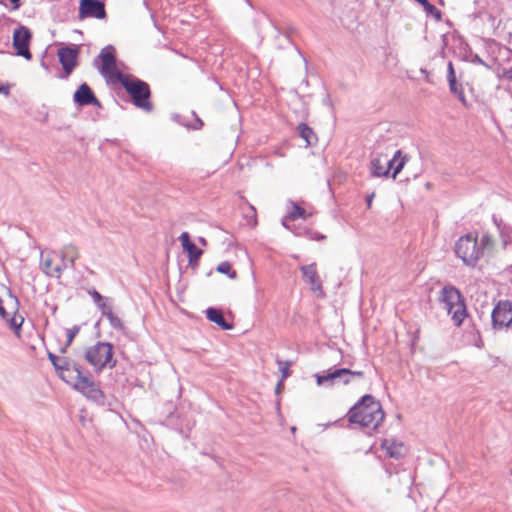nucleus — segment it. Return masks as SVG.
Returning a JSON list of instances; mask_svg holds the SVG:
<instances>
[{"mask_svg":"<svg viewBox=\"0 0 512 512\" xmlns=\"http://www.w3.org/2000/svg\"><path fill=\"white\" fill-rule=\"evenodd\" d=\"M47 357L53 365L57 376L73 389L83 394L88 400L98 405L105 404V394L94 380L92 373L69 357H60L52 352Z\"/></svg>","mask_w":512,"mask_h":512,"instance_id":"f257e3e1","label":"nucleus"},{"mask_svg":"<svg viewBox=\"0 0 512 512\" xmlns=\"http://www.w3.org/2000/svg\"><path fill=\"white\" fill-rule=\"evenodd\" d=\"M346 416L350 424L359 425L371 435L383 422L385 413L374 396L365 394L349 409Z\"/></svg>","mask_w":512,"mask_h":512,"instance_id":"f03ea898","label":"nucleus"},{"mask_svg":"<svg viewBox=\"0 0 512 512\" xmlns=\"http://www.w3.org/2000/svg\"><path fill=\"white\" fill-rule=\"evenodd\" d=\"M117 84H121L125 89L135 107L145 112L153 111L154 106L151 102L152 93L147 82L132 75L125 74L117 81Z\"/></svg>","mask_w":512,"mask_h":512,"instance_id":"7ed1b4c3","label":"nucleus"},{"mask_svg":"<svg viewBox=\"0 0 512 512\" xmlns=\"http://www.w3.org/2000/svg\"><path fill=\"white\" fill-rule=\"evenodd\" d=\"M439 301L444 304L447 313L455 326L459 327L467 317L465 298L458 288L453 285H445L439 295Z\"/></svg>","mask_w":512,"mask_h":512,"instance_id":"20e7f679","label":"nucleus"},{"mask_svg":"<svg viewBox=\"0 0 512 512\" xmlns=\"http://www.w3.org/2000/svg\"><path fill=\"white\" fill-rule=\"evenodd\" d=\"M113 354V345L110 342L99 341L86 348L84 358L96 373H100L106 367L112 369L116 366L117 360L113 358Z\"/></svg>","mask_w":512,"mask_h":512,"instance_id":"39448f33","label":"nucleus"},{"mask_svg":"<svg viewBox=\"0 0 512 512\" xmlns=\"http://www.w3.org/2000/svg\"><path fill=\"white\" fill-rule=\"evenodd\" d=\"M94 64L97 65L99 73L106 80L107 84L115 85L125 75L117 68L116 50L112 45H107L101 49L99 55L94 60Z\"/></svg>","mask_w":512,"mask_h":512,"instance_id":"423d86ee","label":"nucleus"},{"mask_svg":"<svg viewBox=\"0 0 512 512\" xmlns=\"http://www.w3.org/2000/svg\"><path fill=\"white\" fill-rule=\"evenodd\" d=\"M454 252L462 262L474 268L483 257L482 248L479 246L477 234L467 233L461 236L455 243Z\"/></svg>","mask_w":512,"mask_h":512,"instance_id":"0eeeda50","label":"nucleus"},{"mask_svg":"<svg viewBox=\"0 0 512 512\" xmlns=\"http://www.w3.org/2000/svg\"><path fill=\"white\" fill-rule=\"evenodd\" d=\"M365 376L363 371H353L349 368H330L321 374L315 375L316 383L319 386L326 385L332 387L335 384L348 385L355 379H363Z\"/></svg>","mask_w":512,"mask_h":512,"instance_id":"6e6552de","label":"nucleus"},{"mask_svg":"<svg viewBox=\"0 0 512 512\" xmlns=\"http://www.w3.org/2000/svg\"><path fill=\"white\" fill-rule=\"evenodd\" d=\"M492 328L495 331L508 329L512 324V301L500 300L491 312Z\"/></svg>","mask_w":512,"mask_h":512,"instance_id":"1a4fd4ad","label":"nucleus"},{"mask_svg":"<svg viewBox=\"0 0 512 512\" xmlns=\"http://www.w3.org/2000/svg\"><path fill=\"white\" fill-rule=\"evenodd\" d=\"M32 33L30 29L24 25H19L13 32L12 45L16 56H21L30 61L32 53L30 51V43Z\"/></svg>","mask_w":512,"mask_h":512,"instance_id":"9d476101","label":"nucleus"},{"mask_svg":"<svg viewBox=\"0 0 512 512\" xmlns=\"http://www.w3.org/2000/svg\"><path fill=\"white\" fill-rule=\"evenodd\" d=\"M59 62L62 66L63 73L58 75L59 79L66 80L78 66V47L65 46L57 51Z\"/></svg>","mask_w":512,"mask_h":512,"instance_id":"9b49d317","label":"nucleus"},{"mask_svg":"<svg viewBox=\"0 0 512 512\" xmlns=\"http://www.w3.org/2000/svg\"><path fill=\"white\" fill-rule=\"evenodd\" d=\"M107 16L104 2L100 0H80L78 18L105 19Z\"/></svg>","mask_w":512,"mask_h":512,"instance_id":"f8f14e48","label":"nucleus"},{"mask_svg":"<svg viewBox=\"0 0 512 512\" xmlns=\"http://www.w3.org/2000/svg\"><path fill=\"white\" fill-rule=\"evenodd\" d=\"M73 101L79 107L92 105L97 108H102L101 102L95 96L93 90L87 83L80 84L74 92Z\"/></svg>","mask_w":512,"mask_h":512,"instance_id":"ddd939ff","label":"nucleus"},{"mask_svg":"<svg viewBox=\"0 0 512 512\" xmlns=\"http://www.w3.org/2000/svg\"><path fill=\"white\" fill-rule=\"evenodd\" d=\"M179 240L181 241L182 248L188 254V262L192 268L198 265V261L203 254V251L199 249L190 239V234L186 231L182 232Z\"/></svg>","mask_w":512,"mask_h":512,"instance_id":"4468645a","label":"nucleus"},{"mask_svg":"<svg viewBox=\"0 0 512 512\" xmlns=\"http://www.w3.org/2000/svg\"><path fill=\"white\" fill-rule=\"evenodd\" d=\"M303 279L308 283L313 291H319L322 293V283L319 278L316 264L311 263L309 265L301 266Z\"/></svg>","mask_w":512,"mask_h":512,"instance_id":"2eb2a0df","label":"nucleus"},{"mask_svg":"<svg viewBox=\"0 0 512 512\" xmlns=\"http://www.w3.org/2000/svg\"><path fill=\"white\" fill-rule=\"evenodd\" d=\"M408 156L403 154L401 150H397L393 157L386 162V169H389V177L396 179L397 175L402 171Z\"/></svg>","mask_w":512,"mask_h":512,"instance_id":"dca6fc26","label":"nucleus"},{"mask_svg":"<svg viewBox=\"0 0 512 512\" xmlns=\"http://www.w3.org/2000/svg\"><path fill=\"white\" fill-rule=\"evenodd\" d=\"M206 318L219 326L222 330H231L233 328V324L229 323L223 314V311L219 308L209 307L205 311Z\"/></svg>","mask_w":512,"mask_h":512,"instance_id":"f3484780","label":"nucleus"},{"mask_svg":"<svg viewBox=\"0 0 512 512\" xmlns=\"http://www.w3.org/2000/svg\"><path fill=\"white\" fill-rule=\"evenodd\" d=\"M381 447L386 451V454L390 458L398 460L404 456V445L401 442L385 439L383 440Z\"/></svg>","mask_w":512,"mask_h":512,"instance_id":"a211bd4d","label":"nucleus"},{"mask_svg":"<svg viewBox=\"0 0 512 512\" xmlns=\"http://www.w3.org/2000/svg\"><path fill=\"white\" fill-rule=\"evenodd\" d=\"M291 205L292 210L282 219V225L287 229H290L288 224L290 221H295L297 218H302L305 220L308 217V214L303 207L299 206L293 201H291Z\"/></svg>","mask_w":512,"mask_h":512,"instance_id":"6ab92c4d","label":"nucleus"},{"mask_svg":"<svg viewBox=\"0 0 512 512\" xmlns=\"http://www.w3.org/2000/svg\"><path fill=\"white\" fill-rule=\"evenodd\" d=\"M297 132L298 135L306 142V146H314L318 141L317 135L313 129L304 122H301L297 126Z\"/></svg>","mask_w":512,"mask_h":512,"instance_id":"aec40b11","label":"nucleus"},{"mask_svg":"<svg viewBox=\"0 0 512 512\" xmlns=\"http://www.w3.org/2000/svg\"><path fill=\"white\" fill-rule=\"evenodd\" d=\"M369 170L372 177H389V169H386V165L382 163L380 156L370 161Z\"/></svg>","mask_w":512,"mask_h":512,"instance_id":"412c9836","label":"nucleus"},{"mask_svg":"<svg viewBox=\"0 0 512 512\" xmlns=\"http://www.w3.org/2000/svg\"><path fill=\"white\" fill-rule=\"evenodd\" d=\"M60 257L63 261H68L69 266L73 268L79 258L78 248L73 244H67L61 249Z\"/></svg>","mask_w":512,"mask_h":512,"instance_id":"4be33fe9","label":"nucleus"},{"mask_svg":"<svg viewBox=\"0 0 512 512\" xmlns=\"http://www.w3.org/2000/svg\"><path fill=\"white\" fill-rule=\"evenodd\" d=\"M450 92L457 97V99L465 106L468 107V103L466 97L464 95V90L462 84H459L457 80L452 82H448Z\"/></svg>","mask_w":512,"mask_h":512,"instance_id":"5701e85b","label":"nucleus"},{"mask_svg":"<svg viewBox=\"0 0 512 512\" xmlns=\"http://www.w3.org/2000/svg\"><path fill=\"white\" fill-rule=\"evenodd\" d=\"M293 233L296 236H304L310 240H316V241H320V240H323L326 238L325 235H323L317 231H314L312 229H308V228L293 230Z\"/></svg>","mask_w":512,"mask_h":512,"instance_id":"b1692460","label":"nucleus"},{"mask_svg":"<svg viewBox=\"0 0 512 512\" xmlns=\"http://www.w3.org/2000/svg\"><path fill=\"white\" fill-rule=\"evenodd\" d=\"M216 271L221 274L227 275L230 279H233V280L237 279V277H238L237 271L232 268L231 263L228 261H223V262L219 263L216 267Z\"/></svg>","mask_w":512,"mask_h":512,"instance_id":"393cba45","label":"nucleus"},{"mask_svg":"<svg viewBox=\"0 0 512 512\" xmlns=\"http://www.w3.org/2000/svg\"><path fill=\"white\" fill-rule=\"evenodd\" d=\"M424 11L434 17L437 21H440L442 18V13L439 9H437L433 4H431L428 0H425L420 4Z\"/></svg>","mask_w":512,"mask_h":512,"instance_id":"a878e982","label":"nucleus"},{"mask_svg":"<svg viewBox=\"0 0 512 512\" xmlns=\"http://www.w3.org/2000/svg\"><path fill=\"white\" fill-rule=\"evenodd\" d=\"M107 320L109 321V324L111 325V327L114 328L115 330L121 331L122 333L126 332V327H125L124 323L114 313H109Z\"/></svg>","mask_w":512,"mask_h":512,"instance_id":"bb28decb","label":"nucleus"},{"mask_svg":"<svg viewBox=\"0 0 512 512\" xmlns=\"http://www.w3.org/2000/svg\"><path fill=\"white\" fill-rule=\"evenodd\" d=\"M113 301L111 298H105L103 302L97 305V307L100 309L102 316L108 317L109 313H113Z\"/></svg>","mask_w":512,"mask_h":512,"instance_id":"cd10ccee","label":"nucleus"},{"mask_svg":"<svg viewBox=\"0 0 512 512\" xmlns=\"http://www.w3.org/2000/svg\"><path fill=\"white\" fill-rule=\"evenodd\" d=\"M493 220H494V223L496 224L499 232H500V235H501V238H502V242H503V246L506 247L508 245V243L510 242V236L508 234V232L505 231L506 227H502V220H498L495 216H493Z\"/></svg>","mask_w":512,"mask_h":512,"instance_id":"c85d7f7f","label":"nucleus"},{"mask_svg":"<svg viewBox=\"0 0 512 512\" xmlns=\"http://www.w3.org/2000/svg\"><path fill=\"white\" fill-rule=\"evenodd\" d=\"M41 265H42V270L46 275H48L50 277H53L55 275L54 270H53V268L55 266L53 265V259L51 257H49V256L45 257L42 260Z\"/></svg>","mask_w":512,"mask_h":512,"instance_id":"c756f323","label":"nucleus"},{"mask_svg":"<svg viewBox=\"0 0 512 512\" xmlns=\"http://www.w3.org/2000/svg\"><path fill=\"white\" fill-rule=\"evenodd\" d=\"M277 364L279 367V370L282 373V379H286L290 375L289 367L293 364L292 361L289 360H281L277 359Z\"/></svg>","mask_w":512,"mask_h":512,"instance_id":"7c9ffc66","label":"nucleus"},{"mask_svg":"<svg viewBox=\"0 0 512 512\" xmlns=\"http://www.w3.org/2000/svg\"><path fill=\"white\" fill-rule=\"evenodd\" d=\"M80 326L74 325L71 328L66 329V346H70L74 340V338L77 336V334L80 332Z\"/></svg>","mask_w":512,"mask_h":512,"instance_id":"2f4dec72","label":"nucleus"},{"mask_svg":"<svg viewBox=\"0 0 512 512\" xmlns=\"http://www.w3.org/2000/svg\"><path fill=\"white\" fill-rule=\"evenodd\" d=\"M23 322H24V318L22 316H19V318L13 317L10 320V327L13 329L14 333L17 336L20 335V331H21Z\"/></svg>","mask_w":512,"mask_h":512,"instance_id":"473e14b6","label":"nucleus"},{"mask_svg":"<svg viewBox=\"0 0 512 512\" xmlns=\"http://www.w3.org/2000/svg\"><path fill=\"white\" fill-rule=\"evenodd\" d=\"M479 246L482 248V256L484 255V250L486 248H489L493 245V239L492 236L489 234H483L480 242L478 241Z\"/></svg>","mask_w":512,"mask_h":512,"instance_id":"72a5a7b5","label":"nucleus"},{"mask_svg":"<svg viewBox=\"0 0 512 512\" xmlns=\"http://www.w3.org/2000/svg\"><path fill=\"white\" fill-rule=\"evenodd\" d=\"M69 262L61 259V264L55 265L53 268L55 275L53 277L59 278L62 272L68 267Z\"/></svg>","mask_w":512,"mask_h":512,"instance_id":"f704fd0d","label":"nucleus"},{"mask_svg":"<svg viewBox=\"0 0 512 512\" xmlns=\"http://www.w3.org/2000/svg\"><path fill=\"white\" fill-rule=\"evenodd\" d=\"M88 294L91 296V298L93 299L94 303L96 305L100 304L101 302H103L105 300V297H103L96 289L92 288L91 290L88 291Z\"/></svg>","mask_w":512,"mask_h":512,"instance_id":"c9c22d12","label":"nucleus"},{"mask_svg":"<svg viewBox=\"0 0 512 512\" xmlns=\"http://www.w3.org/2000/svg\"><path fill=\"white\" fill-rule=\"evenodd\" d=\"M447 80H448V82H452V84L454 83L455 80H457L456 75H455L454 66L451 61L448 62V65H447Z\"/></svg>","mask_w":512,"mask_h":512,"instance_id":"e433bc0d","label":"nucleus"},{"mask_svg":"<svg viewBox=\"0 0 512 512\" xmlns=\"http://www.w3.org/2000/svg\"><path fill=\"white\" fill-rule=\"evenodd\" d=\"M193 114L196 115L195 112H193ZM195 117H196L195 118V123L192 126H190V127L192 129H194V130H199L203 126V121L199 117H197V116H195Z\"/></svg>","mask_w":512,"mask_h":512,"instance_id":"4c0bfd02","label":"nucleus"},{"mask_svg":"<svg viewBox=\"0 0 512 512\" xmlns=\"http://www.w3.org/2000/svg\"><path fill=\"white\" fill-rule=\"evenodd\" d=\"M0 316L6 320L8 319V316H9V314L7 313V311L5 310V308L3 306V301L1 298H0Z\"/></svg>","mask_w":512,"mask_h":512,"instance_id":"58836bf2","label":"nucleus"},{"mask_svg":"<svg viewBox=\"0 0 512 512\" xmlns=\"http://www.w3.org/2000/svg\"><path fill=\"white\" fill-rule=\"evenodd\" d=\"M374 197H375V192H372L371 194L366 196L367 208H371Z\"/></svg>","mask_w":512,"mask_h":512,"instance_id":"ea45409f","label":"nucleus"},{"mask_svg":"<svg viewBox=\"0 0 512 512\" xmlns=\"http://www.w3.org/2000/svg\"><path fill=\"white\" fill-rule=\"evenodd\" d=\"M10 86L9 85H0V94L9 95Z\"/></svg>","mask_w":512,"mask_h":512,"instance_id":"a19ab883","label":"nucleus"},{"mask_svg":"<svg viewBox=\"0 0 512 512\" xmlns=\"http://www.w3.org/2000/svg\"><path fill=\"white\" fill-rule=\"evenodd\" d=\"M12 5L13 9H18L21 5L22 0H8Z\"/></svg>","mask_w":512,"mask_h":512,"instance_id":"79ce46f5","label":"nucleus"},{"mask_svg":"<svg viewBox=\"0 0 512 512\" xmlns=\"http://www.w3.org/2000/svg\"><path fill=\"white\" fill-rule=\"evenodd\" d=\"M471 62L477 63V64H484V61L477 54H475L473 56Z\"/></svg>","mask_w":512,"mask_h":512,"instance_id":"37998d69","label":"nucleus"},{"mask_svg":"<svg viewBox=\"0 0 512 512\" xmlns=\"http://www.w3.org/2000/svg\"><path fill=\"white\" fill-rule=\"evenodd\" d=\"M282 388H283V379L278 381V383H277V385L275 387V393L279 394Z\"/></svg>","mask_w":512,"mask_h":512,"instance_id":"c03bdc74","label":"nucleus"},{"mask_svg":"<svg viewBox=\"0 0 512 512\" xmlns=\"http://www.w3.org/2000/svg\"><path fill=\"white\" fill-rule=\"evenodd\" d=\"M504 76L508 79H512V69H509V70H505L504 71Z\"/></svg>","mask_w":512,"mask_h":512,"instance_id":"a18cd8bd","label":"nucleus"},{"mask_svg":"<svg viewBox=\"0 0 512 512\" xmlns=\"http://www.w3.org/2000/svg\"><path fill=\"white\" fill-rule=\"evenodd\" d=\"M68 347L69 346H66V343H65L62 347H60L59 352L61 354H65L67 352Z\"/></svg>","mask_w":512,"mask_h":512,"instance_id":"49530a36","label":"nucleus"},{"mask_svg":"<svg viewBox=\"0 0 512 512\" xmlns=\"http://www.w3.org/2000/svg\"><path fill=\"white\" fill-rule=\"evenodd\" d=\"M7 291H8L9 296L14 298L15 302L18 303V298L15 295H13L11 289L7 288Z\"/></svg>","mask_w":512,"mask_h":512,"instance_id":"de8ad7c7","label":"nucleus"},{"mask_svg":"<svg viewBox=\"0 0 512 512\" xmlns=\"http://www.w3.org/2000/svg\"><path fill=\"white\" fill-rule=\"evenodd\" d=\"M250 210L252 213V217L254 218V221L256 222V210L253 206H250Z\"/></svg>","mask_w":512,"mask_h":512,"instance_id":"09e8293b","label":"nucleus"},{"mask_svg":"<svg viewBox=\"0 0 512 512\" xmlns=\"http://www.w3.org/2000/svg\"><path fill=\"white\" fill-rule=\"evenodd\" d=\"M40 65L47 71H49V66L45 63V61L42 59Z\"/></svg>","mask_w":512,"mask_h":512,"instance_id":"8fccbe9b","label":"nucleus"},{"mask_svg":"<svg viewBox=\"0 0 512 512\" xmlns=\"http://www.w3.org/2000/svg\"><path fill=\"white\" fill-rule=\"evenodd\" d=\"M199 242L202 244V245H206L207 244V241L204 237H199Z\"/></svg>","mask_w":512,"mask_h":512,"instance_id":"3c124183","label":"nucleus"},{"mask_svg":"<svg viewBox=\"0 0 512 512\" xmlns=\"http://www.w3.org/2000/svg\"><path fill=\"white\" fill-rule=\"evenodd\" d=\"M415 2H417L418 4H421L422 2H424L425 0H414Z\"/></svg>","mask_w":512,"mask_h":512,"instance_id":"603ef678","label":"nucleus"},{"mask_svg":"<svg viewBox=\"0 0 512 512\" xmlns=\"http://www.w3.org/2000/svg\"><path fill=\"white\" fill-rule=\"evenodd\" d=\"M276 406H277V409H280V401H277Z\"/></svg>","mask_w":512,"mask_h":512,"instance_id":"864d4df0","label":"nucleus"},{"mask_svg":"<svg viewBox=\"0 0 512 512\" xmlns=\"http://www.w3.org/2000/svg\"><path fill=\"white\" fill-rule=\"evenodd\" d=\"M249 6H251V2L249 0H245Z\"/></svg>","mask_w":512,"mask_h":512,"instance_id":"5fc2aeb1","label":"nucleus"},{"mask_svg":"<svg viewBox=\"0 0 512 512\" xmlns=\"http://www.w3.org/2000/svg\"><path fill=\"white\" fill-rule=\"evenodd\" d=\"M0 4H1V5H4V2H3L2 0H0Z\"/></svg>","mask_w":512,"mask_h":512,"instance_id":"6e6d98bb","label":"nucleus"},{"mask_svg":"<svg viewBox=\"0 0 512 512\" xmlns=\"http://www.w3.org/2000/svg\"><path fill=\"white\" fill-rule=\"evenodd\" d=\"M0 53H4V51L0 50Z\"/></svg>","mask_w":512,"mask_h":512,"instance_id":"4d7b16f0","label":"nucleus"}]
</instances>
